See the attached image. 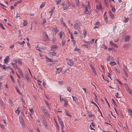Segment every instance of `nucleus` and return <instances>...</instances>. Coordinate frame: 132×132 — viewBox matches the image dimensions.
I'll list each match as a JSON object with an SVG mask.
<instances>
[{"mask_svg":"<svg viewBox=\"0 0 132 132\" xmlns=\"http://www.w3.org/2000/svg\"><path fill=\"white\" fill-rule=\"evenodd\" d=\"M81 23L79 21H78L74 24V27L76 30L80 29V26L81 25Z\"/></svg>","mask_w":132,"mask_h":132,"instance_id":"f257e3e1","label":"nucleus"},{"mask_svg":"<svg viewBox=\"0 0 132 132\" xmlns=\"http://www.w3.org/2000/svg\"><path fill=\"white\" fill-rule=\"evenodd\" d=\"M66 60L67 64L69 65L72 66L74 65V62L72 59H67Z\"/></svg>","mask_w":132,"mask_h":132,"instance_id":"f03ea898","label":"nucleus"},{"mask_svg":"<svg viewBox=\"0 0 132 132\" xmlns=\"http://www.w3.org/2000/svg\"><path fill=\"white\" fill-rule=\"evenodd\" d=\"M88 6H86V7H85V10L84 11V12L86 14H89V12H88V9H89V2H88Z\"/></svg>","mask_w":132,"mask_h":132,"instance_id":"7ed1b4c3","label":"nucleus"},{"mask_svg":"<svg viewBox=\"0 0 132 132\" xmlns=\"http://www.w3.org/2000/svg\"><path fill=\"white\" fill-rule=\"evenodd\" d=\"M61 5L62 6L63 10H65L67 9V6L65 4L64 2L62 3L61 4Z\"/></svg>","mask_w":132,"mask_h":132,"instance_id":"20e7f679","label":"nucleus"},{"mask_svg":"<svg viewBox=\"0 0 132 132\" xmlns=\"http://www.w3.org/2000/svg\"><path fill=\"white\" fill-rule=\"evenodd\" d=\"M57 47L56 45H54L52 46L51 47V50L53 51H54L56 50L57 48Z\"/></svg>","mask_w":132,"mask_h":132,"instance_id":"39448f33","label":"nucleus"},{"mask_svg":"<svg viewBox=\"0 0 132 132\" xmlns=\"http://www.w3.org/2000/svg\"><path fill=\"white\" fill-rule=\"evenodd\" d=\"M44 40L46 41L48 39V35L45 32H44Z\"/></svg>","mask_w":132,"mask_h":132,"instance_id":"423d86ee","label":"nucleus"},{"mask_svg":"<svg viewBox=\"0 0 132 132\" xmlns=\"http://www.w3.org/2000/svg\"><path fill=\"white\" fill-rule=\"evenodd\" d=\"M125 88L128 91L129 93L130 94H131L132 93V91L130 89L129 87L127 85H126L125 87Z\"/></svg>","mask_w":132,"mask_h":132,"instance_id":"0eeeda50","label":"nucleus"},{"mask_svg":"<svg viewBox=\"0 0 132 132\" xmlns=\"http://www.w3.org/2000/svg\"><path fill=\"white\" fill-rule=\"evenodd\" d=\"M56 74H59L61 71L62 70V68H58L56 69Z\"/></svg>","mask_w":132,"mask_h":132,"instance_id":"6e6552de","label":"nucleus"},{"mask_svg":"<svg viewBox=\"0 0 132 132\" xmlns=\"http://www.w3.org/2000/svg\"><path fill=\"white\" fill-rule=\"evenodd\" d=\"M109 15L110 18L112 19L114 17V15L112 13V12L110 10L109 11Z\"/></svg>","mask_w":132,"mask_h":132,"instance_id":"1a4fd4ad","label":"nucleus"},{"mask_svg":"<svg viewBox=\"0 0 132 132\" xmlns=\"http://www.w3.org/2000/svg\"><path fill=\"white\" fill-rule=\"evenodd\" d=\"M110 44L112 46L115 48H118V45L116 44H114L111 41H110Z\"/></svg>","mask_w":132,"mask_h":132,"instance_id":"9d476101","label":"nucleus"},{"mask_svg":"<svg viewBox=\"0 0 132 132\" xmlns=\"http://www.w3.org/2000/svg\"><path fill=\"white\" fill-rule=\"evenodd\" d=\"M130 46V45L129 44H125L123 46V47L126 49H127L129 48Z\"/></svg>","mask_w":132,"mask_h":132,"instance_id":"9b49d317","label":"nucleus"},{"mask_svg":"<svg viewBox=\"0 0 132 132\" xmlns=\"http://www.w3.org/2000/svg\"><path fill=\"white\" fill-rule=\"evenodd\" d=\"M110 60H111V61H113L114 60V59L112 56H109L106 59V60L108 61H109Z\"/></svg>","mask_w":132,"mask_h":132,"instance_id":"f8f14e48","label":"nucleus"},{"mask_svg":"<svg viewBox=\"0 0 132 132\" xmlns=\"http://www.w3.org/2000/svg\"><path fill=\"white\" fill-rule=\"evenodd\" d=\"M130 38V36L129 35L125 37V41L126 42H127V41H129V39Z\"/></svg>","mask_w":132,"mask_h":132,"instance_id":"ddd939ff","label":"nucleus"},{"mask_svg":"<svg viewBox=\"0 0 132 132\" xmlns=\"http://www.w3.org/2000/svg\"><path fill=\"white\" fill-rule=\"evenodd\" d=\"M25 76L26 79L27 80V81L30 82V80L29 76L28 75V74H25Z\"/></svg>","mask_w":132,"mask_h":132,"instance_id":"4468645a","label":"nucleus"},{"mask_svg":"<svg viewBox=\"0 0 132 132\" xmlns=\"http://www.w3.org/2000/svg\"><path fill=\"white\" fill-rule=\"evenodd\" d=\"M72 97L73 100V101H75V102L77 103H79L76 97H75L72 96Z\"/></svg>","mask_w":132,"mask_h":132,"instance_id":"2eb2a0df","label":"nucleus"},{"mask_svg":"<svg viewBox=\"0 0 132 132\" xmlns=\"http://www.w3.org/2000/svg\"><path fill=\"white\" fill-rule=\"evenodd\" d=\"M56 54V52H50L49 53V55H50V56H54Z\"/></svg>","mask_w":132,"mask_h":132,"instance_id":"dca6fc26","label":"nucleus"},{"mask_svg":"<svg viewBox=\"0 0 132 132\" xmlns=\"http://www.w3.org/2000/svg\"><path fill=\"white\" fill-rule=\"evenodd\" d=\"M6 58L4 60V61L6 63H7L8 62V60L9 59V56H6Z\"/></svg>","mask_w":132,"mask_h":132,"instance_id":"f3484780","label":"nucleus"},{"mask_svg":"<svg viewBox=\"0 0 132 132\" xmlns=\"http://www.w3.org/2000/svg\"><path fill=\"white\" fill-rule=\"evenodd\" d=\"M46 118H48L50 117L49 114L47 112V111L46 112H44V113Z\"/></svg>","mask_w":132,"mask_h":132,"instance_id":"a211bd4d","label":"nucleus"},{"mask_svg":"<svg viewBox=\"0 0 132 132\" xmlns=\"http://www.w3.org/2000/svg\"><path fill=\"white\" fill-rule=\"evenodd\" d=\"M110 65L111 66H113L114 65H116L117 63L114 61L111 62L110 63Z\"/></svg>","mask_w":132,"mask_h":132,"instance_id":"6ab92c4d","label":"nucleus"},{"mask_svg":"<svg viewBox=\"0 0 132 132\" xmlns=\"http://www.w3.org/2000/svg\"><path fill=\"white\" fill-rule=\"evenodd\" d=\"M52 31L55 33H56L57 32V28L56 27L55 28H54L52 29Z\"/></svg>","mask_w":132,"mask_h":132,"instance_id":"aec40b11","label":"nucleus"},{"mask_svg":"<svg viewBox=\"0 0 132 132\" xmlns=\"http://www.w3.org/2000/svg\"><path fill=\"white\" fill-rule=\"evenodd\" d=\"M43 122L44 126L46 127L47 126V123L46 122V121L45 119H43Z\"/></svg>","mask_w":132,"mask_h":132,"instance_id":"412c9836","label":"nucleus"},{"mask_svg":"<svg viewBox=\"0 0 132 132\" xmlns=\"http://www.w3.org/2000/svg\"><path fill=\"white\" fill-rule=\"evenodd\" d=\"M96 8L99 10H101L102 9L101 5H96Z\"/></svg>","mask_w":132,"mask_h":132,"instance_id":"4be33fe9","label":"nucleus"},{"mask_svg":"<svg viewBox=\"0 0 132 132\" xmlns=\"http://www.w3.org/2000/svg\"><path fill=\"white\" fill-rule=\"evenodd\" d=\"M18 83L19 85V87L20 88H21L22 87L23 88V84H21V82L20 81H19Z\"/></svg>","mask_w":132,"mask_h":132,"instance_id":"5701e85b","label":"nucleus"},{"mask_svg":"<svg viewBox=\"0 0 132 132\" xmlns=\"http://www.w3.org/2000/svg\"><path fill=\"white\" fill-rule=\"evenodd\" d=\"M61 24H62L63 25V26L65 27H66V25L65 24V23L63 21V19L62 18L61 19Z\"/></svg>","mask_w":132,"mask_h":132,"instance_id":"b1692460","label":"nucleus"},{"mask_svg":"<svg viewBox=\"0 0 132 132\" xmlns=\"http://www.w3.org/2000/svg\"><path fill=\"white\" fill-rule=\"evenodd\" d=\"M0 103L1 104V105H2V107L3 108L5 109V107L4 106V104H3V102L2 101H0Z\"/></svg>","mask_w":132,"mask_h":132,"instance_id":"393cba45","label":"nucleus"},{"mask_svg":"<svg viewBox=\"0 0 132 132\" xmlns=\"http://www.w3.org/2000/svg\"><path fill=\"white\" fill-rule=\"evenodd\" d=\"M57 117L58 119V120L59 121V123L60 124L61 123H63L61 121V118H60L59 116H58Z\"/></svg>","mask_w":132,"mask_h":132,"instance_id":"a878e982","label":"nucleus"},{"mask_svg":"<svg viewBox=\"0 0 132 132\" xmlns=\"http://www.w3.org/2000/svg\"><path fill=\"white\" fill-rule=\"evenodd\" d=\"M15 88L17 92L20 95H22V93L20 92V91L19 90V89L16 87H15Z\"/></svg>","mask_w":132,"mask_h":132,"instance_id":"bb28decb","label":"nucleus"},{"mask_svg":"<svg viewBox=\"0 0 132 132\" xmlns=\"http://www.w3.org/2000/svg\"><path fill=\"white\" fill-rule=\"evenodd\" d=\"M27 23H28L26 20H24V22L23 23V24L24 26H27Z\"/></svg>","mask_w":132,"mask_h":132,"instance_id":"cd10ccee","label":"nucleus"},{"mask_svg":"<svg viewBox=\"0 0 132 132\" xmlns=\"http://www.w3.org/2000/svg\"><path fill=\"white\" fill-rule=\"evenodd\" d=\"M19 119H20V123H22V122H24V121L23 120V118L22 117H19Z\"/></svg>","mask_w":132,"mask_h":132,"instance_id":"c85d7f7f","label":"nucleus"},{"mask_svg":"<svg viewBox=\"0 0 132 132\" xmlns=\"http://www.w3.org/2000/svg\"><path fill=\"white\" fill-rule=\"evenodd\" d=\"M56 2V4H57L60 3L61 1L62 0H54Z\"/></svg>","mask_w":132,"mask_h":132,"instance_id":"c756f323","label":"nucleus"},{"mask_svg":"<svg viewBox=\"0 0 132 132\" xmlns=\"http://www.w3.org/2000/svg\"><path fill=\"white\" fill-rule=\"evenodd\" d=\"M83 34H84V36L85 37L86 36V32L85 30H84L83 31Z\"/></svg>","mask_w":132,"mask_h":132,"instance_id":"7c9ffc66","label":"nucleus"},{"mask_svg":"<svg viewBox=\"0 0 132 132\" xmlns=\"http://www.w3.org/2000/svg\"><path fill=\"white\" fill-rule=\"evenodd\" d=\"M64 106H67V103H68V101L66 100H64Z\"/></svg>","mask_w":132,"mask_h":132,"instance_id":"2f4dec72","label":"nucleus"},{"mask_svg":"<svg viewBox=\"0 0 132 132\" xmlns=\"http://www.w3.org/2000/svg\"><path fill=\"white\" fill-rule=\"evenodd\" d=\"M11 64L14 67H15V68H16V69L18 68V67L16 64L15 63H11Z\"/></svg>","mask_w":132,"mask_h":132,"instance_id":"473e14b6","label":"nucleus"},{"mask_svg":"<svg viewBox=\"0 0 132 132\" xmlns=\"http://www.w3.org/2000/svg\"><path fill=\"white\" fill-rule=\"evenodd\" d=\"M29 111L30 112V113H31L32 114H33V113H34V112L33 110V109H29Z\"/></svg>","mask_w":132,"mask_h":132,"instance_id":"72a5a7b5","label":"nucleus"},{"mask_svg":"<svg viewBox=\"0 0 132 132\" xmlns=\"http://www.w3.org/2000/svg\"><path fill=\"white\" fill-rule=\"evenodd\" d=\"M55 122L56 123V127H57V129H59V126L58 124V123H57V121H56V120H55Z\"/></svg>","mask_w":132,"mask_h":132,"instance_id":"f704fd0d","label":"nucleus"},{"mask_svg":"<svg viewBox=\"0 0 132 132\" xmlns=\"http://www.w3.org/2000/svg\"><path fill=\"white\" fill-rule=\"evenodd\" d=\"M67 89L68 90L69 92H71V89L70 88V87H67Z\"/></svg>","mask_w":132,"mask_h":132,"instance_id":"c9c22d12","label":"nucleus"},{"mask_svg":"<svg viewBox=\"0 0 132 132\" xmlns=\"http://www.w3.org/2000/svg\"><path fill=\"white\" fill-rule=\"evenodd\" d=\"M64 33L63 32H60V37L61 38L63 35Z\"/></svg>","mask_w":132,"mask_h":132,"instance_id":"e433bc0d","label":"nucleus"},{"mask_svg":"<svg viewBox=\"0 0 132 132\" xmlns=\"http://www.w3.org/2000/svg\"><path fill=\"white\" fill-rule=\"evenodd\" d=\"M60 124L61 125V129H63L64 127V126L63 125V123H61Z\"/></svg>","mask_w":132,"mask_h":132,"instance_id":"4c0bfd02","label":"nucleus"},{"mask_svg":"<svg viewBox=\"0 0 132 132\" xmlns=\"http://www.w3.org/2000/svg\"><path fill=\"white\" fill-rule=\"evenodd\" d=\"M0 26L4 30L5 29V28L4 27L3 24L1 23H0Z\"/></svg>","mask_w":132,"mask_h":132,"instance_id":"58836bf2","label":"nucleus"},{"mask_svg":"<svg viewBox=\"0 0 132 132\" xmlns=\"http://www.w3.org/2000/svg\"><path fill=\"white\" fill-rule=\"evenodd\" d=\"M25 43V42L24 41H23V42H21V43L19 42L18 43L19 44L21 45H23Z\"/></svg>","mask_w":132,"mask_h":132,"instance_id":"ea45409f","label":"nucleus"},{"mask_svg":"<svg viewBox=\"0 0 132 132\" xmlns=\"http://www.w3.org/2000/svg\"><path fill=\"white\" fill-rule=\"evenodd\" d=\"M129 20V19L128 18H126L124 21V22H125L126 23Z\"/></svg>","mask_w":132,"mask_h":132,"instance_id":"a19ab883","label":"nucleus"},{"mask_svg":"<svg viewBox=\"0 0 132 132\" xmlns=\"http://www.w3.org/2000/svg\"><path fill=\"white\" fill-rule=\"evenodd\" d=\"M15 112L16 113H18V114H20V111L19 110H18V108L15 111Z\"/></svg>","mask_w":132,"mask_h":132,"instance_id":"79ce46f5","label":"nucleus"},{"mask_svg":"<svg viewBox=\"0 0 132 132\" xmlns=\"http://www.w3.org/2000/svg\"><path fill=\"white\" fill-rule=\"evenodd\" d=\"M115 70H116L117 72L118 73H120V71L119 70V69H117V68H115Z\"/></svg>","mask_w":132,"mask_h":132,"instance_id":"37998d69","label":"nucleus"},{"mask_svg":"<svg viewBox=\"0 0 132 132\" xmlns=\"http://www.w3.org/2000/svg\"><path fill=\"white\" fill-rule=\"evenodd\" d=\"M91 103L95 105L96 106V107H97V108H98V107L97 105V104L94 102H93V101H92L91 102Z\"/></svg>","mask_w":132,"mask_h":132,"instance_id":"c03bdc74","label":"nucleus"},{"mask_svg":"<svg viewBox=\"0 0 132 132\" xmlns=\"http://www.w3.org/2000/svg\"><path fill=\"white\" fill-rule=\"evenodd\" d=\"M2 67L4 70H6V66L5 65H2Z\"/></svg>","mask_w":132,"mask_h":132,"instance_id":"a18cd8bd","label":"nucleus"},{"mask_svg":"<svg viewBox=\"0 0 132 132\" xmlns=\"http://www.w3.org/2000/svg\"><path fill=\"white\" fill-rule=\"evenodd\" d=\"M104 3L106 5H107L108 4V0H104Z\"/></svg>","mask_w":132,"mask_h":132,"instance_id":"49530a36","label":"nucleus"},{"mask_svg":"<svg viewBox=\"0 0 132 132\" xmlns=\"http://www.w3.org/2000/svg\"><path fill=\"white\" fill-rule=\"evenodd\" d=\"M0 126L1 127V128L3 129H5V128L4 126L3 125L0 124Z\"/></svg>","mask_w":132,"mask_h":132,"instance_id":"de8ad7c7","label":"nucleus"},{"mask_svg":"<svg viewBox=\"0 0 132 132\" xmlns=\"http://www.w3.org/2000/svg\"><path fill=\"white\" fill-rule=\"evenodd\" d=\"M10 77L11 78V79L12 81L13 82H14V79H13L12 76L11 75H10Z\"/></svg>","mask_w":132,"mask_h":132,"instance_id":"09e8293b","label":"nucleus"},{"mask_svg":"<svg viewBox=\"0 0 132 132\" xmlns=\"http://www.w3.org/2000/svg\"><path fill=\"white\" fill-rule=\"evenodd\" d=\"M118 95H119V94L118 93H116V94L115 96H116V97L117 98H120V97H119L118 96Z\"/></svg>","mask_w":132,"mask_h":132,"instance_id":"8fccbe9b","label":"nucleus"},{"mask_svg":"<svg viewBox=\"0 0 132 132\" xmlns=\"http://www.w3.org/2000/svg\"><path fill=\"white\" fill-rule=\"evenodd\" d=\"M111 10L113 12H115V9L114 7H112V8Z\"/></svg>","mask_w":132,"mask_h":132,"instance_id":"3c124183","label":"nucleus"},{"mask_svg":"<svg viewBox=\"0 0 132 132\" xmlns=\"http://www.w3.org/2000/svg\"><path fill=\"white\" fill-rule=\"evenodd\" d=\"M20 123L22 126L24 127H25V124L24 122H22V123Z\"/></svg>","mask_w":132,"mask_h":132,"instance_id":"603ef678","label":"nucleus"},{"mask_svg":"<svg viewBox=\"0 0 132 132\" xmlns=\"http://www.w3.org/2000/svg\"><path fill=\"white\" fill-rule=\"evenodd\" d=\"M65 111H66V114L68 115V116H70V114L68 112L67 110H65Z\"/></svg>","mask_w":132,"mask_h":132,"instance_id":"864d4df0","label":"nucleus"},{"mask_svg":"<svg viewBox=\"0 0 132 132\" xmlns=\"http://www.w3.org/2000/svg\"><path fill=\"white\" fill-rule=\"evenodd\" d=\"M45 5V4L44 3H42V4H41V5L40 6V7L42 8V7H43Z\"/></svg>","mask_w":132,"mask_h":132,"instance_id":"5fc2aeb1","label":"nucleus"},{"mask_svg":"<svg viewBox=\"0 0 132 132\" xmlns=\"http://www.w3.org/2000/svg\"><path fill=\"white\" fill-rule=\"evenodd\" d=\"M18 62L20 64L22 65V63L21 61V60L20 59H19L18 60Z\"/></svg>","mask_w":132,"mask_h":132,"instance_id":"6e6d98bb","label":"nucleus"},{"mask_svg":"<svg viewBox=\"0 0 132 132\" xmlns=\"http://www.w3.org/2000/svg\"><path fill=\"white\" fill-rule=\"evenodd\" d=\"M42 19L43 20V24L45 23L46 22V20L45 19L42 18Z\"/></svg>","mask_w":132,"mask_h":132,"instance_id":"4d7b16f0","label":"nucleus"},{"mask_svg":"<svg viewBox=\"0 0 132 132\" xmlns=\"http://www.w3.org/2000/svg\"><path fill=\"white\" fill-rule=\"evenodd\" d=\"M112 101H113L114 104L116 105V104L115 102V101L113 99H112Z\"/></svg>","mask_w":132,"mask_h":132,"instance_id":"13d9d810","label":"nucleus"},{"mask_svg":"<svg viewBox=\"0 0 132 132\" xmlns=\"http://www.w3.org/2000/svg\"><path fill=\"white\" fill-rule=\"evenodd\" d=\"M76 3L77 4V5L78 6V4H79V0H76Z\"/></svg>","mask_w":132,"mask_h":132,"instance_id":"bf43d9fd","label":"nucleus"},{"mask_svg":"<svg viewBox=\"0 0 132 132\" xmlns=\"http://www.w3.org/2000/svg\"><path fill=\"white\" fill-rule=\"evenodd\" d=\"M59 83L60 85H61L63 84V81H59Z\"/></svg>","mask_w":132,"mask_h":132,"instance_id":"052dcab7","label":"nucleus"},{"mask_svg":"<svg viewBox=\"0 0 132 132\" xmlns=\"http://www.w3.org/2000/svg\"><path fill=\"white\" fill-rule=\"evenodd\" d=\"M128 112H129V113L130 114V115H132V111L131 110H129L128 111Z\"/></svg>","mask_w":132,"mask_h":132,"instance_id":"680f3d73","label":"nucleus"},{"mask_svg":"<svg viewBox=\"0 0 132 132\" xmlns=\"http://www.w3.org/2000/svg\"><path fill=\"white\" fill-rule=\"evenodd\" d=\"M20 75V76L22 77H23V74L22 72H20V73H19Z\"/></svg>","mask_w":132,"mask_h":132,"instance_id":"e2e57ef3","label":"nucleus"},{"mask_svg":"<svg viewBox=\"0 0 132 132\" xmlns=\"http://www.w3.org/2000/svg\"><path fill=\"white\" fill-rule=\"evenodd\" d=\"M47 61L49 62H52V60H51L50 59H49L48 58H47Z\"/></svg>","mask_w":132,"mask_h":132,"instance_id":"0e129e2a","label":"nucleus"},{"mask_svg":"<svg viewBox=\"0 0 132 132\" xmlns=\"http://www.w3.org/2000/svg\"><path fill=\"white\" fill-rule=\"evenodd\" d=\"M88 116L90 118H93L92 117H94V116L93 115H89Z\"/></svg>","mask_w":132,"mask_h":132,"instance_id":"69168bd1","label":"nucleus"},{"mask_svg":"<svg viewBox=\"0 0 132 132\" xmlns=\"http://www.w3.org/2000/svg\"><path fill=\"white\" fill-rule=\"evenodd\" d=\"M62 44L63 45H64L65 43V40H63L62 42Z\"/></svg>","mask_w":132,"mask_h":132,"instance_id":"338daca9","label":"nucleus"},{"mask_svg":"<svg viewBox=\"0 0 132 132\" xmlns=\"http://www.w3.org/2000/svg\"><path fill=\"white\" fill-rule=\"evenodd\" d=\"M42 110L44 113V112H46V111H47L46 110H45L44 108H43V109H42Z\"/></svg>","mask_w":132,"mask_h":132,"instance_id":"774afa93","label":"nucleus"}]
</instances>
